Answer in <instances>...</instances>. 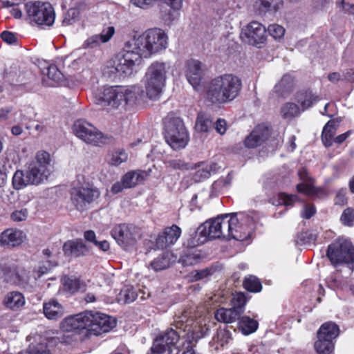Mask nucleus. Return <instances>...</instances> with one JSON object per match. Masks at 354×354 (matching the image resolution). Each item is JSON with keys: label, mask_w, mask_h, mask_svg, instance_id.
Returning a JSON list of instances; mask_svg holds the SVG:
<instances>
[{"label": "nucleus", "mask_w": 354, "mask_h": 354, "mask_svg": "<svg viewBox=\"0 0 354 354\" xmlns=\"http://www.w3.org/2000/svg\"><path fill=\"white\" fill-rule=\"evenodd\" d=\"M25 303L24 296L18 291L8 293L3 299L5 306L11 310H18L23 307Z\"/></svg>", "instance_id": "72a5a7b5"}, {"label": "nucleus", "mask_w": 354, "mask_h": 354, "mask_svg": "<svg viewBox=\"0 0 354 354\" xmlns=\"http://www.w3.org/2000/svg\"><path fill=\"white\" fill-rule=\"evenodd\" d=\"M244 288L252 292H258L261 290L262 286L259 280L254 276L245 277L243 282Z\"/></svg>", "instance_id": "5fc2aeb1"}, {"label": "nucleus", "mask_w": 354, "mask_h": 354, "mask_svg": "<svg viewBox=\"0 0 354 354\" xmlns=\"http://www.w3.org/2000/svg\"><path fill=\"white\" fill-rule=\"evenodd\" d=\"M128 41L142 58H149L167 48L168 36L162 29L155 28L134 35Z\"/></svg>", "instance_id": "f257e3e1"}, {"label": "nucleus", "mask_w": 354, "mask_h": 354, "mask_svg": "<svg viewBox=\"0 0 354 354\" xmlns=\"http://www.w3.org/2000/svg\"><path fill=\"white\" fill-rule=\"evenodd\" d=\"M138 297L135 288L130 285L124 286L116 297V300L122 304H129L134 301Z\"/></svg>", "instance_id": "58836bf2"}, {"label": "nucleus", "mask_w": 354, "mask_h": 354, "mask_svg": "<svg viewBox=\"0 0 354 354\" xmlns=\"http://www.w3.org/2000/svg\"><path fill=\"white\" fill-rule=\"evenodd\" d=\"M241 86V81L238 77L225 74L212 80L207 96L213 103L230 102L239 95Z\"/></svg>", "instance_id": "7ed1b4c3"}, {"label": "nucleus", "mask_w": 354, "mask_h": 354, "mask_svg": "<svg viewBox=\"0 0 354 354\" xmlns=\"http://www.w3.org/2000/svg\"><path fill=\"white\" fill-rule=\"evenodd\" d=\"M240 315V311L232 308H220L215 313V318L216 320L225 324L234 322Z\"/></svg>", "instance_id": "f704fd0d"}, {"label": "nucleus", "mask_w": 354, "mask_h": 354, "mask_svg": "<svg viewBox=\"0 0 354 354\" xmlns=\"http://www.w3.org/2000/svg\"><path fill=\"white\" fill-rule=\"evenodd\" d=\"M62 283L64 289L71 293L78 291L81 288L80 281L75 277H64Z\"/></svg>", "instance_id": "864d4df0"}, {"label": "nucleus", "mask_w": 354, "mask_h": 354, "mask_svg": "<svg viewBox=\"0 0 354 354\" xmlns=\"http://www.w3.org/2000/svg\"><path fill=\"white\" fill-rule=\"evenodd\" d=\"M301 110L295 103L287 102L284 104L280 110L281 115L283 118L286 120H292V118L299 116Z\"/></svg>", "instance_id": "37998d69"}, {"label": "nucleus", "mask_w": 354, "mask_h": 354, "mask_svg": "<svg viewBox=\"0 0 354 354\" xmlns=\"http://www.w3.org/2000/svg\"><path fill=\"white\" fill-rule=\"evenodd\" d=\"M124 54L113 66L115 71L120 76L127 77L133 74L135 66L139 65L142 57L127 41L124 46Z\"/></svg>", "instance_id": "9b49d317"}, {"label": "nucleus", "mask_w": 354, "mask_h": 354, "mask_svg": "<svg viewBox=\"0 0 354 354\" xmlns=\"http://www.w3.org/2000/svg\"><path fill=\"white\" fill-rule=\"evenodd\" d=\"M87 330L91 335H100L110 331L116 325L115 319L100 312L87 311Z\"/></svg>", "instance_id": "f8f14e48"}, {"label": "nucleus", "mask_w": 354, "mask_h": 354, "mask_svg": "<svg viewBox=\"0 0 354 354\" xmlns=\"http://www.w3.org/2000/svg\"><path fill=\"white\" fill-rule=\"evenodd\" d=\"M169 69V64L162 62H154L148 67L144 84L146 94L149 99L157 100L161 96Z\"/></svg>", "instance_id": "20e7f679"}, {"label": "nucleus", "mask_w": 354, "mask_h": 354, "mask_svg": "<svg viewBox=\"0 0 354 354\" xmlns=\"http://www.w3.org/2000/svg\"><path fill=\"white\" fill-rule=\"evenodd\" d=\"M142 93V88L136 85L106 87L103 90L101 104L112 108L127 109L138 102Z\"/></svg>", "instance_id": "f03ea898"}, {"label": "nucleus", "mask_w": 354, "mask_h": 354, "mask_svg": "<svg viewBox=\"0 0 354 354\" xmlns=\"http://www.w3.org/2000/svg\"><path fill=\"white\" fill-rule=\"evenodd\" d=\"M327 257L333 264L344 263L351 272L354 270V248L350 241L338 239L328 246Z\"/></svg>", "instance_id": "423d86ee"}, {"label": "nucleus", "mask_w": 354, "mask_h": 354, "mask_svg": "<svg viewBox=\"0 0 354 354\" xmlns=\"http://www.w3.org/2000/svg\"><path fill=\"white\" fill-rule=\"evenodd\" d=\"M180 335L172 328L156 337L151 348V354H171L174 351L178 352L176 346Z\"/></svg>", "instance_id": "dca6fc26"}, {"label": "nucleus", "mask_w": 354, "mask_h": 354, "mask_svg": "<svg viewBox=\"0 0 354 354\" xmlns=\"http://www.w3.org/2000/svg\"><path fill=\"white\" fill-rule=\"evenodd\" d=\"M226 301L225 295L222 292L214 294L205 301L206 306H212L216 304H224Z\"/></svg>", "instance_id": "0e129e2a"}, {"label": "nucleus", "mask_w": 354, "mask_h": 354, "mask_svg": "<svg viewBox=\"0 0 354 354\" xmlns=\"http://www.w3.org/2000/svg\"><path fill=\"white\" fill-rule=\"evenodd\" d=\"M26 239V234L20 230L7 229L0 234V245L17 247Z\"/></svg>", "instance_id": "b1692460"}, {"label": "nucleus", "mask_w": 354, "mask_h": 354, "mask_svg": "<svg viewBox=\"0 0 354 354\" xmlns=\"http://www.w3.org/2000/svg\"><path fill=\"white\" fill-rule=\"evenodd\" d=\"M209 318L205 317L203 319H197L192 324L187 322H192L189 320L187 315H183L182 317H176V328L180 329L183 328V331H187L188 333L192 332V337L193 339H198L206 335L209 330V327L207 326V319Z\"/></svg>", "instance_id": "a211bd4d"}, {"label": "nucleus", "mask_w": 354, "mask_h": 354, "mask_svg": "<svg viewBox=\"0 0 354 354\" xmlns=\"http://www.w3.org/2000/svg\"><path fill=\"white\" fill-rule=\"evenodd\" d=\"M196 171L193 174L192 178L195 182H200L215 173L218 167L214 162H201L196 166Z\"/></svg>", "instance_id": "c85d7f7f"}, {"label": "nucleus", "mask_w": 354, "mask_h": 354, "mask_svg": "<svg viewBox=\"0 0 354 354\" xmlns=\"http://www.w3.org/2000/svg\"><path fill=\"white\" fill-rule=\"evenodd\" d=\"M337 125L333 120L328 121L324 126L322 139L324 145L326 147H330L332 145L334 140V135L336 133Z\"/></svg>", "instance_id": "79ce46f5"}, {"label": "nucleus", "mask_w": 354, "mask_h": 354, "mask_svg": "<svg viewBox=\"0 0 354 354\" xmlns=\"http://www.w3.org/2000/svg\"><path fill=\"white\" fill-rule=\"evenodd\" d=\"M87 311L65 318L61 323V328L66 332H73L79 329H87Z\"/></svg>", "instance_id": "412c9836"}, {"label": "nucleus", "mask_w": 354, "mask_h": 354, "mask_svg": "<svg viewBox=\"0 0 354 354\" xmlns=\"http://www.w3.org/2000/svg\"><path fill=\"white\" fill-rule=\"evenodd\" d=\"M266 32L261 24L253 21L242 28L240 37L243 41L258 46L266 41Z\"/></svg>", "instance_id": "f3484780"}, {"label": "nucleus", "mask_w": 354, "mask_h": 354, "mask_svg": "<svg viewBox=\"0 0 354 354\" xmlns=\"http://www.w3.org/2000/svg\"><path fill=\"white\" fill-rule=\"evenodd\" d=\"M12 185L15 189H21L28 185H32V183L26 171L24 174L23 171L17 170L13 176Z\"/></svg>", "instance_id": "49530a36"}, {"label": "nucleus", "mask_w": 354, "mask_h": 354, "mask_svg": "<svg viewBox=\"0 0 354 354\" xmlns=\"http://www.w3.org/2000/svg\"><path fill=\"white\" fill-rule=\"evenodd\" d=\"M111 236L117 243L125 250L133 248L140 238L138 227L131 224H120L111 230Z\"/></svg>", "instance_id": "9d476101"}, {"label": "nucleus", "mask_w": 354, "mask_h": 354, "mask_svg": "<svg viewBox=\"0 0 354 354\" xmlns=\"http://www.w3.org/2000/svg\"><path fill=\"white\" fill-rule=\"evenodd\" d=\"M297 198V196L295 195H288L285 193H281L278 195V202L277 203L273 202V204L277 205H284L286 206H289L291 205Z\"/></svg>", "instance_id": "052dcab7"}, {"label": "nucleus", "mask_w": 354, "mask_h": 354, "mask_svg": "<svg viewBox=\"0 0 354 354\" xmlns=\"http://www.w3.org/2000/svg\"><path fill=\"white\" fill-rule=\"evenodd\" d=\"M259 328V322L249 316H242L238 318V328L244 335L255 333Z\"/></svg>", "instance_id": "473e14b6"}, {"label": "nucleus", "mask_w": 354, "mask_h": 354, "mask_svg": "<svg viewBox=\"0 0 354 354\" xmlns=\"http://www.w3.org/2000/svg\"><path fill=\"white\" fill-rule=\"evenodd\" d=\"M50 154L48 152L40 151L36 153L35 160L26 170L32 185H38L48 179L50 174Z\"/></svg>", "instance_id": "1a4fd4ad"}, {"label": "nucleus", "mask_w": 354, "mask_h": 354, "mask_svg": "<svg viewBox=\"0 0 354 354\" xmlns=\"http://www.w3.org/2000/svg\"><path fill=\"white\" fill-rule=\"evenodd\" d=\"M63 251L67 256L79 257L86 255L88 252V248L82 240L75 239L65 242Z\"/></svg>", "instance_id": "393cba45"}, {"label": "nucleus", "mask_w": 354, "mask_h": 354, "mask_svg": "<svg viewBox=\"0 0 354 354\" xmlns=\"http://www.w3.org/2000/svg\"><path fill=\"white\" fill-rule=\"evenodd\" d=\"M314 347L317 354H330L334 350V343L331 340L317 337Z\"/></svg>", "instance_id": "c03bdc74"}, {"label": "nucleus", "mask_w": 354, "mask_h": 354, "mask_svg": "<svg viewBox=\"0 0 354 354\" xmlns=\"http://www.w3.org/2000/svg\"><path fill=\"white\" fill-rule=\"evenodd\" d=\"M221 230H222V237L231 238L232 225H235L236 221L230 223V214L219 215Z\"/></svg>", "instance_id": "3c124183"}, {"label": "nucleus", "mask_w": 354, "mask_h": 354, "mask_svg": "<svg viewBox=\"0 0 354 354\" xmlns=\"http://www.w3.org/2000/svg\"><path fill=\"white\" fill-rule=\"evenodd\" d=\"M339 221L344 226L353 227L354 225V209L352 207L346 208L342 212Z\"/></svg>", "instance_id": "4d7b16f0"}, {"label": "nucleus", "mask_w": 354, "mask_h": 354, "mask_svg": "<svg viewBox=\"0 0 354 354\" xmlns=\"http://www.w3.org/2000/svg\"><path fill=\"white\" fill-rule=\"evenodd\" d=\"M294 80L290 75H285L275 85L274 91L279 95L284 96L289 93L293 88Z\"/></svg>", "instance_id": "ea45409f"}, {"label": "nucleus", "mask_w": 354, "mask_h": 354, "mask_svg": "<svg viewBox=\"0 0 354 354\" xmlns=\"http://www.w3.org/2000/svg\"><path fill=\"white\" fill-rule=\"evenodd\" d=\"M12 281L19 286L26 287L34 281L33 278L29 276V272L24 268H19L16 272Z\"/></svg>", "instance_id": "09e8293b"}, {"label": "nucleus", "mask_w": 354, "mask_h": 354, "mask_svg": "<svg viewBox=\"0 0 354 354\" xmlns=\"http://www.w3.org/2000/svg\"><path fill=\"white\" fill-rule=\"evenodd\" d=\"M115 34L113 26L104 27L100 34L93 35L88 37L82 44L84 49H94L99 48L102 44L107 43Z\"/></svg>", "instance_id": "aec40b11"}, {"label": "nucleus", "mask_w": 354, "mask_h": 354, "mask_svg": "<svg viewBox=\"0 0 354 354\" xmlns=\"http://www.w3.org/2000/svg\"><path fill=\"white\" fill-rule=\"evenodd\" d=\"M55 266V263L48 260L40 262L39 266L34 272L35 276L33 277V281H36L37 278H40L44 274L48 272V271Z\"/></svg>", "instance_id": "6e6d98bb"}, {"label": "nucleus", "mask_w": 354, "mask_h": 354, "mask_svg": "<svg viewBox=\"0 0 354 354\" xmlns=\"http://www.w3.org/2000/svg\"><path fill=\"white\" fill-rule=\"evenodd\" d=\"M1 37L3 41L8 44H14L17 42V37L15 33L5 30L1 34Z\"/></svg>", "instance_id": "338daca9"}, {"label": "nucleus", "mask_w": 354, "mask_h": 354, "mask_svg": "<svg viewBox=\"0 0 354 354\" xmlns=\"http://www.w3.org/2000/svg\"><path fill=\"white\" fill-rule=\"evenodd\" d=\"M43 311L46 317L52 320L57 319L64 314V307L55 299H50L48 301L44 302Z\"/></svg>", "instance_id": "7c9ffc66"}, {"label": "nucleus", "mask_w": 354, "mask_h": 354, "mask_svg": "<svg viewBox=\"0 0 354 354\" xmlns=\"http://www.w3.org/2000/svg\"><path fill=\"white\" fill-rule=\"evenodd\" d=\"M127 158L128 156L124 150L118 149L110 153L106 158V160L109 165L118 166L126 162Z\"/></svg>", "instance_id": "de8ad7c7"}, {"label": "nucleus", "mask_w": 354, "mask_h": 354, "mask_svg": "<svg viewBox=\"0 0 354 354\" xmlns=\"http://www.w3.org/2000/svg\"><path fill=\"white\" fill-rule=\"evenodd\" d=\"M337 3L345 13L354 15V4L346 3L344 0H338Z\"/></svg>", "instance_id": "774afa93"}, {"label": "nucleus", "mask_w": 354, "mask_h": 354, "mask_svg": "<svg viewBox=\"0 0 354 354\" xmlns=\"http://www.w3.org/2000/svg\"><path fill=\"white\" fill-rule=\"evenodd\" d=\"M268 32L276 40L281 39L285 35V28L279 24H273L268 26Z\"/></svg>", "instance_id": "13d9d810"}, {"label": "nucleus", "mask_w": 354, "mask_h": 354, "mask_svg": "<svg viewBox=\"0 0 354 354\" xmlns=\"http://www.w3.org/2000/svg\"><path fill=\"white\" fill-rule=\"evenodd\" d=\"M151 171V169H149L147 171L136 170L128 171L122 178L125 188H131L139 183H144L149 176Z\"/></svg>", "instance_id": "a878e982"}, {"label": "nucleus", "mask_w": 354, "mask_h": 354, "mask_svg": "<svg viewBox=\"0 0 354 354\" xmlns=\"http://www.w3.org/2000/svg\"><path fill=\"white\" fill-rule=\"evenodd\" d=\"M202 257L198 250L192 248L185 250L180 259L179 262L183 266H189L197 264L201 261Z\"/></svg>", "instance_id": "c9c22d12"}, {"label": "nucleus", "mask_w": 354, "mask_h": 354, "mask_svg": "<svg viewBox=\"0 0 354 354\" xmlns=\"http://www.w3.org/2000/svg\"><path fill=\"white\" fill-rule=\"evenodd\" d=\"M213 273L212 269L205 268L200 270H195L191 273L190 277L192 281H198L203 279Z\"/></svg>", "instance_id": "e2e57ef3"}, {"label": "nucleus", "mask_w": 354, "mask_h": 354, "mask_svg": "<svg viewBox=\"0 0 354 354\" xmlns=\"http://www.w3.org/2000/svg\"><path fill=\"white\" fill-rule=\"evenodd\" d=\"M205 71V65L199 60L191 59L185 62V77L195 89L200 85Z\"/></svg>", "instance_id": "6ab92c4d"}, {"label": "nucleus", "mask_w": 354, "mask_h": 354, "mask_svg": "<svg viewBox=\"0 0 354 354\" xmlns=\"http://www.w3.org/2000/svg\"><path fill=\"white\" fill-rule=\"evenodd\" d=\"M230 223L236 221L232 225L231 239L244 241L251 234L254 228V220L249 215L243 213L230 214Z\"/></svg>", "instance_id": "ddd939ff"}, {"label": "nucleus", "mask_w": 354, "mask_h": 354, "mask_svg": "<svg viewBox=\"0 0 354 354\" xmlns=\"http://www.w3.org/2000/svg\"><path fill=\"white\" fill-rule=\"evenodd\" d=\"M298 176L301 182L297 185V191L307 196L315 194L316 189L314 187L313 180L308 176L306 170L304 168L299 170Z\"/></svg>", "instance_id": "c756f323"}, {"label": "nucleus", "mask_w": 354, "mask_h": 354, "mask_svg": "<svg viewBox=\"0 0 354 354\" xmlns=\"http://www.w3.org/2000/svg\"><path fill=\"white\" fill-rule=\"evenodd\" d=\"M176 257L171 252H165L154 259L150 263V267L154 271H161L168 268L171 264L175 262Z\"/></svg>", "instance_id": "2f4dec72"}, {"label": "nucleus", "mask_w": 354, "mask_h": 354, "mask_svg": "<svg viewBox=\"0 0 354 354\" xmlns=\"http://www.w3.org/2000/svg\"><path fill=\"white\" fill-rule=\"evenodd\" d=\"M219 216L209 219L200 225L196 232V239L191 243L193 247L202 245L211 239L222 237Z\"/></svg>", "instance_id": "4468645a"}, {"label": "nucleus", "mask_w": 354, "mask_h": 354, "mask_svg": "<svg viewBox=\"0 0 354 354\" xmlns=\"http://www.w3.org/2000/svg\"><path fill=\"white\" fill-rule=\"evenodd\" d=\"M28 215L27 209L15 210L10 214V219L13 222H21L26 220Z\"/></svg>", "instance_id": "680f3d73"}, {"label": "nucleus", "mask_w": 354, "mask_h": 354, "mask_svg": "<svg viewBox=\"0 0 354 354\" xmlns=\"http://www.w3.org/2000/svg\"><path fill=\"white\" fill-rule=\"evenodd\" d=\"M164 124L165 138L168 145L175 150L185 147L189 135L183 120L178 117L167 116Z\"/></svg>", "instance_id": "39448f33"}, {"label": "nucleus", "mask_w": 354, "mask_h": 354, "mask_svg": "<svg viewBox=\"0 0 354 354\" xmlns=\"http://www.w3.org/2000/svg\"><path fill=\"white\" fill-rule=\"evenodd\" d=\"M26 10L30 21L39 26H50L55 21V13L49 3L28 2Z\"/></svg>", "instance_id": "0eeeda50"}, {"label": "nucleus", "mask_w": 354, "mask_h": 354, "mask_svg": "<svg viewBox=\"0 0 354 354\" xmlns=\"http://www.w3.org/2000/svg\"><path fill=\"white\" fill-rule=\"evenodd\" d=\"M269 136L268 127L265 124H259L245 138V145L248 148H255L263 143Z\"/></svg>", "instance_id": "4be33fe9"}, {"label": "nucleus", "mask_w": 354, "mask_h": 354, "mask_svg": "<svg viewBox=\"0 0 354 354\" xmlns=\"http://www.w3.org/2000/svg\"><path fill=\"white\" fill-rule=\"evenodd\" d=\"M74 134L84 142L93 146H102L109 138L96 129L91 123L83 119L77 120L73 126Z\"/></svg>", "instance_id": "6e6552de"}, {"label": "nucleus", "mask_w": 354, "mask_h": 354, "mask_svg": "<svg viewBox=\"0 0 354 354\" xmlns=\"http://www.w3.org/2000/svg\"><path fill=\"white\" fill-rule=\"evenodd\" d=\"M212 119L210 115L205 113H200L198 115L196 122V129L200 132H207L212 127Z\"/></svg>", "instance_id": "a18cd8bd"}, {"label": "nucleus", "mask_w": 354, "mask_h": 354, "mask_svg": "<svg viewBox=\"0 0 354 354\" xmlns=\"http://www.w3.org/2000/svg\"><path fill=\"white\" fill-rule=\"evenodd\" d=\"M158 0H130V3L136 7L147 9Z\"/></svg>", "instance_id": "69168bd1"}, {"label": "nucleus", "mask_w": 354, "mask_h": 354, "mask_svg": "<svg viewBox=\"0 0 354 354\" xmlns=\"http://www.w3.org/2000/svg\"><path fill=\"white\" fill-rule=\"evenodd\" d=\"M246 303L247 298L243 292H236L232 294L231 299L232 308L240 311V315L243 313Z\"/></svg>", "instance_id": "8fccbe9b"}, {"label": "nucleus", "mask_w": 354, "mask_h": 354, "mask_svg": "<svg viewBox=\"0 0 354 354\" xmlns=\"http://www.w3.org/2000/svg\"><path fill=\"white\" fill-rule=\"evenodd\" d=\"M297 101L300 104L301 106V111H304L306 109L310 108L319 100V97L317 95H314L312 91H302L297 94Z\"/></svg>", "instance_id": "4c0bfd02"}, {"label": "nucleus", "mask_w": 354, "mask_h": 354, "mask_svg": "<svg viewBox=\"0 0 354 354\" xmlns=\"http://www.w3.org/2000/svg\"><path fill=\"white\" fill-rule=\"evenodd\" d=\"M19 354H49V351L46 344L39 343L37 345H30L28 351L21 352Z\"/></svg>", "instance_id": "bf43d9fd"}, {"label": "nucleus", "mask_w": 354, "mask_h": 354, "mask_svg": "<svg viewBox=\"0 0 354 354\" xmlns=\"http://www.w3.org/2000/svg\"><path fill=\"white\" fill-rule=\"evenodd\" d=\"M180 8H171L167 5H162L160 8V15L165 24H170L179 17Z\"/></svg>", "instance_id": "a19ab883"}, {"label": "nucleus", "mask_w": 354, "mask_h": 354, "mask_svg": "<svg viewBox=\"0 0 354 354\" xmlns=\"http://www.w3.org/2000/svg\"><path fill=\"white\" fill-rule=\"evenodd\" d=\"M18 160V155L15 151L8 150L3 156L0 157V174L3 180L7 174L17 164Z\"/></svg>", "instance_id": "cd10ccee"}, {"label": "nucleus", "mask_w": 354, "mask_h": 354, "mask_svg": "<svg viewBox=\"0 0 354 354\" xmlns=\"http://www.w3.org/2000/svg\"><path fill=\"white\" fill-rule=\"evenodd\" d=\"M99 196L98 190L91 187H75L71 191V201L77 210L82 212L86 209L88 205Z\"/></svg>", "instance_id": "2eb2a0df"}, {"label": "nucleus", "mask_w": 354, "mask_h": 354, "mask_svg": "<svg viewBox=\"0 0 354 354\" xmlns=\"http://www.w3.org/2000/svg\"><path fill=\"white\" fill-rule=\"evenodd\" d=\"M339 332V327L333 322H326L323 324L317 332V337L325 338L333 342L338 336Z\"/></svg>", "instance_id": "e433bc0d"}, {"label": "nucleus", "mask_w": 354, "mask_h": 354, "mask_svg": "<svg viewBox=\"0 0 354 354\" xmlns=\"http://www.w3.org/2000/svg\"><path fill=\"white\" fill-rule=\"evenodd\" d=\"M47 76L52 81V82L48 84L50 86H54L61 83L64 80L63 74L55 65H50L47 68Z\"/></svg>", "instance_id": "603ef678"}, {"label": "nucleus", "mask_w": 354, "mask_h": 354, "mask_svg": "<svg viewBox=\"0 0 354 354\" xmlns=\"http://www.w3.org/2000/svg\"><path fill=\"white\" fill-rule=\"evenodd\" d=\"M182 231L180 227L172 225L167 227L157 238V245L161 248H165L174 245L181 235Z\"/></svg>", "instance_id": "5701e85b"}, {"label": "nucleus", "mask_w": 354, "mask_h": 354, "mask_svg": "<svg viewBox=\"0 0 354 354\" xmlns=\"http://www.w3.org/2000/svg\"><path fill=\"white\" fill-rule=\"evenodd\" d=\"M283 5V0H257L253 8L257 15H261L270 11L277 12Z\"/></svg>", "instance_id": "bb28decb"}]
</instances>
